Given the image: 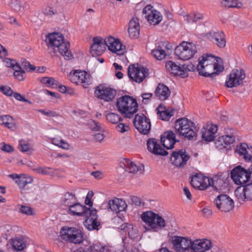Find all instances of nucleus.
Instances as JSON below:
<instances>
[{"instance_id":"f257e3e1","label":"nucleus","mask_w":252,"mask_h":252,"mask_svg":"<svg viewBox=\"0 0 252 252\" xmlns=\"http://www.w3.org/2000/svg\"><path fill=\"white\" fill-rule=\"evenodd\" d=\"M197 70L199 75L209 77L222 71L223 67L221 59L214 56L204 55L199 57Z\"/></svg>"},{"instance_id":"f03ea898","label":"nucleus","mask_w":252,"mask_h":252,"mask_svg":"<svg viewBox=\"0 0 252 252\" xmlns=\"http://www.w3.org/2000/svg\"><path fill=\"white\" fill-rule=\"evenodd\" d=\"M46 42L48 48L51 49L57 56L59 55L65 60H70L72 57L69 49V43L65 40L60 33H51L46 36Z\"/></svg>"},{"instance_id":"7ed1b4c3","label":"nucleus","mask_w":252,"mask_h":252,"mask_svg":"<svg viewBox=\"0 0 252 252\" xmlns=\"http://www.w3.org/2000/svg\"><path fill=\"white\" fill-rule=\"evenodd\" d=\"M116 107L124 117L131 118L138 110L136 99L129 95H125L117 98Z\"/></svg>"},{"instance_id":"20e7f679","label":"nucleus","mask_w":252,"mask_h":252,"mask_svg":"<svg viewBox=\"0 0 252 252\" xmlns=\"http://www.w3.org/2000/svg\"><path fill=\"white\" fill-rule=\"evenodd\" d=\"M141 218L142 221L148 226V227H145L144 232L150 230L154 232H158L166 226L165 220L158 214L152 211L143 212L141 215Z\"/></svg>"},{"instance_id":"39448f33","label":"nucleus","mask_w":252,"mask_h":252,"mask_svg":"<svg viewBox=\"0 0 252 252\" xmlns=\"http://www.w3.org/2000/svg\"><path fill=\"white\" fill-rule=\"evenodd\" d=\"M196 45L192 42L183 41L175 49V55L180 60H189L197 53Z\"/></svg>"},{"instance_id":"423d86ee","label":"nucleus","mask_w":252,"mask_h":252,"mask_svg":"<svg viewBox=\"0 0 252 252\" xmlns=\"http://www.w3.org/2000/svg\"><path fill=\"white\" fill-rule=\"evenodd\" d=\"M220 179L218 178L213 179L198 173L193 176L190 181L192 186L200 190L206 189L209 187H213L218 189V184Z\"/></svg>"},{"instance_id":"0eeeda50","label":"nucleus","mask_w":252,"mask_h":252,"mask_svg":"<svg viewBox=\"0 0 252 252\" xmlns=\"http://www.w3.org/2000/svg\"><path fill=\"white\" fill-rule=\"evenodd\" d=\"M169 241L172 248L177 252H188L190 250L191 239L187 237L168 234Z\"/></svg>"},{"instance_id":"6e6552de","label":"nucleus","mask_w":252,"mask_h":252,"mask_svg":"<svg viewBox=\"0 0 252 252\" xmlns=\"http://www.w3.org/2000/svg\"><path fill=\"white\" fill-rule=\"evenodd\" d=\"M192 127H193V123L186 118L178 119L175 124L176 131L180 135L187 137L189 139L192 138L195 135V132L192 129Z\"/></svg>"},{"instance_id":"1a4fd4ad","label":"nucleus","mask_w":252,"mask_h":252,"mask_svg":"<svg viewBox=\"0 0 252 252\" xmlns=\"http://www.w3.org/2000/svg\"><path fill=\"white\" fill-rule=\"evenodd\" d=\"M60 236L63 240L74 244H80L83 241L81 230L75 227L62 228L60 231Z\"/></svg>"},{"instance_id":"9d476101","label":"nucleus","mask_w":252,"mask_h":252,"mask_svg":"<svg viewBox=\"0 0 252 252\" xmlns=\"http://www.w3.org/2000/svg\"><path fill=\"white\" fill-rule=\"evenodd\" d=\"M245 78L246 74L244 70L233 69L227 77L225 86L227 88H232L243 85Z\"/></svg>"},{"instance_id":"9b49d317","label":"nucleus","mask_w":252,"mask_h":252,"mask_svg":"<svg viewBox=\"0 0 252 252\" xmlns=\"http://www.w3.org/2000/svg\"><path fill=\"white\" fill-rule=\"evenodd\" d=\"M128 75L133 81L140 83L148 75V69L138 64H131L128 68Z\"/></svg>"},{"instance_id":"f8f14e48","label":"nucleus","mask_w":252,"mask_h":252,"mask_svg":"<svg viewBox=\"0 0 252 252\" xmlns=\"http://www.w3.org/2000/svg\"><path fill=\"white\" fill-rule=\"evenodd\" d=\"M230 174L234 183L238 185L246 184L251 178L250 171L240 166H237L233 169Z\"/></svg>"},{"instance_id":"ddd939ff","label":"nucleus","mask_w":252,"mask_h":252,"mask_svg":"<svg viewBox=\"0 0 252 252\" xmlns=\"http://www.w3.org/2000/svg\"><path fill=\"white\" fill-rule=\"evenodd\" d=\"M105 43L108 50L112 53L121 56L126 52V47L116 37L109 36L105 38Z\"/></svg>"},{"instance_id":"4468645a","label":"nucleus","mask_w":252,"mask_h":252,"mask_svg":"<svg viewBox=\"0 0 252 252\" xmlns=\"http://www.w3.org/2000/svg\"><path fill=\"white\" fill-rule=\"evenodd\" d=\"M69 80L76 85H81L86 88L89 85V75L84 71L74 70L68 75Z\"/></svg>"},{"instance_id":"2eb2a0df","label":"nucleus","mask_w":252,"mask_h":252,"mask_svg":"<svg viewBox=\"0 0 252 252\" xmlns=\"http://www.w3.org/2000/svg\"><path fill=\"white\" fill-rule=\"evenodd\" d=\"M236 137V131L232 128H227L225 129V135L219 137L215 142L216 146L219 149H223L233 143Z\"/></svg>"},{"instance_id":"dca6fc26","label":"nucleus","mask_w":252,"mask_h":252,"mask_svg":"<svg viewBox=\"0 0 252 252\" xmlns=\"http://www.w3.org/2000/svg\"><path fill=\"white\" fill-rule=\"evenodd\" d=\"M143 13L148 22L153 25L158 24L163 19V16L160 12L151 5H147L143 9Z\"/></svg>"},{"instance_id":"f3484780","label":"nucleus","mask_w":252,"mask_h":252,"mask_svg":"<svg viewBox=\"0 0 252 252\" xmlns=\"http://www.w3.org/2000/svg\"><path fill=\"white\" fill-rule=\"evenodd\" d=\"M133 123L135 128L142 134H147L151 129L150 120L143 114H136Z\"/></svg>"},{"instance_id":"a211bd4d","label":"nucleus","mask_w":252,"mask_h":252,"mask_svg":"<svg viewBox=\"0 0 252 252\" xmlns=\"http://www.w3.org/2000/svg\"><path fill=\"white\" fill-rule=\"evenodd\" d=\"M215 203L218 209L223 212H229L234 207L233 200L226 194L218 195L215 199Z\"/></svg>"},{"instance_id":"6ab92c4d","label":"nucleus","mask_w":252,"mask_h":252,"mask_svg":"<svg viewBox=\"0 0 252 252\" xmlns=\"http://www.w3.org/2000/svg\"><path fill=\"white\" fill-rule=\"evenodd\" d=\"M235 195L238 201L242 203L252 200V183L238 187L235 190Z\"/></svg>"},{"instance_id":"aec40b11","label":"nucleus","mask_w":252,"mask_h":252,"mask_svg":"<svg viewBox=\"0 0 252 252\" xmlns=\"http://www.w3.org/2000/svg\"><path fill=\"white\" fill-rule=\"evenodd\" d=\"M96 96L105 101L112 100L116 96V91L114 89L104 85H99L95 91Z\"/></svg>"},{"instance_id":"412c9836","label":"nucleus","mask_w":252,"mask_h":252,"mask_svg":"<svg viewBox=\"0 0 252 252\" xmlns=\"http://www.w3.org/2000/svg\"><path fill=\"white\" fill-rule=\"evenodd\" d=\"M218 127L216 125L207 123L201 129L202 138L207 142L214 141L216 137Z\"/></svg>"},{"instance_id":"4be33fe9","label":"nucleus","mask_w":252,"mask_h":252,"mask_svg":"<svg viewBox=\"0 0 252 252\" xmlns=\"http://www.w3.org/2000/svg\"><path fill=\"white\" fill-rule=\"evenodd\" d=\"M93 44L90 47V53L93 56H98L103 54L106 49L105 38L95 37L93 39Z\"/></svg>"},{"instance_id":"5701e85b","label":"nucleus","mask_w":252,"mask_h":252,"mask_svg":"<svg viewBox=\"0 0 252 252\" xmlns=\"http://www.w3.org/2000/svg\"><path fill=\"white\" fill-rule=\"evenodd\" d=\"M190 250L193 252H205L212 247L210 240L207 239L191 240Z\"/></svg>"},{"instance_id":"b1692460","label":"nucleus","mask_w":252,"mask_h":252,"mask_svg":"<svg viewBox=\"0 0 252 252\" xmlns=\"http://www.w3.org/2000/svg\"><path fill=\"white\" fill-rule=\"evenodd\" d=\"M86 219L84 221L85 226L89 230L98 229L100 223L97 221V215L95 209L90 210L87 216H85Z\"/></svg>"},{"instance_id":"393cba45","label":"nucleus","mask_w":252,"mask_h":252,"mask_svg":"<svg viewBox=\"0 0 252 252\" xmlns=\"http://www.w3.org/2000/svg\"><path fill=\"white\" fill-rule=\"evenodd\" d=\"M189 158V154L182 150L178 152H173L170 157L172 163L177 167H181L186 164Z\"/></svg>"},{"instance_id":"a878e982","label":"nucleus","mask_w":252,"mask_h":252,"mask_svg":"<svg viewBox=\"0 0 252 252\" xmlns=\"http://www.w3.org/2000/svg\"><path fill=\"white\" fill-rule=\"evenodd\" d=\"M147 145L149 151L154 155L165 156L168 154L166 151L161 147L156 139H148L147 142Z\"/></svg>"},{"instance_id":"bb28decb","label":"nucleus","mask_w":252,"mask_h":252,"mask_svg":"<svg viewBox=\"0 0 252 252\" xmlns=\"http://www.w3.org/2000/svg\"><path fill=\"white\" fill-rule=\"evenodd\" d=\"M177 141L175 134L172 131L164 132L160 137L161 143L167 150L173 149Z\"/></svg>"},{"instance_id":"cd10ccee","label":"nucleus","mask_w":252,"mask_h":252,"mask_svg":"<svg viewBox=\"0 0 252 252\" xmlns=\"http://www.w3.org/2000/svg\"><path fill=\"white\" fill-rule=\"evenodd\" d=\"M109 209L116 213L126 211L127 205L125 201L121 198H114L108 202Z\"/></svg>"},{"instance_id":"c85d7f7f","label":"nucleus","mask_w":252,"mask_h":252,"mask_svg":"<svg viewBox=\"0 0 252 252\" xmlns=\"http://www.w3.org/2000/svg\"><path fill=\"white\" fill-rule=\"evenodd\" d=\"M168 72L174 76H179L181 78L187 77L186 71L182 70V66L178 65L172 61H168L165 64Z\"/></svg>"},{"instance_id":"c756f323","label":"nucleus","mask_w":252,"mask_h":252,"mask_svg":"<svg viewBox=\"0 0 252 252\" xmlns=\"http://www.w3.org/2000/svg\"><path fill=\"white\" fill-rule=\"evenodd\" d=\"M209 40L214 44L220 48L226 45L225 35L222 32H211L209 35Z\"/></svg>"},{"instance_id":"7c9ffc66","label":"nucleus","mask_w":252,"mask_h":252,"mask_svg":"<svg viewBox=\"0 0 252 252\" xmlns=\"http://www.w3.org/2000/svg\"><path fill=\"white\" fill-rule=\"evenodd\" d=\"M140 25L139 19L137 17H133L129 22L128 32L131 38H137L139 35Z\"/></svg>"},{"instance_id":"2f4dec72","label":"nucleus","mask_w":252,"mask_h":252,"mask_svg":"<svg viewBox=\"0 0 252 252\" xmlns=\"http://www.w3.org/2000/svg\"><path fill=\"white\" fill-rule=\"evenodd\" d=\"M235 152L239 156L243 157L247 161L252 158V147H249L246 143H242L236 147Z\"/></svg>"},{"instance_id":"473e14b6","label":"nucleus","mask_w":252,"mask_h":252,"mask_svg":"<svg viewBox=\"0 0 252 252\" xmlns=\"http://www.w3.org/2000/svg\"><path fill=\"white\" fill-rule=\"evenodd\" d=\"M124 164L126 166V170L130 173L141 174L144 171V166L142 164L137 165L128 159H125Z\"/></svg>"},{"instance_id":"72a5a7b5","label":"nucleus","mask_w":252,"mask_h":252,"mask_svg":"<svg viewBox=\"0 0 252 252\" xmlns=\"http://www.w3.org/2000/svg\"><path fill=\"white\" fill-rule=\"evenodd\" d=\"M16 184L22 191L28 190L29 189V185L33 182L32 177L26 174H21L19 179L17 180Z\"/></svg>"},{"instance_id":"f704fd0d","label":"nucleus","mask_w":252,"mask_h":252,"mask_svg":"<svg viewBox=\"0 0 252 252\" xmlns=\"http://www.w3.org/2000/svg\"><path fill=\"white\" fill-rule=\"evenodd\" d=\"M155 94L159 99L165 100L170 96L171 92L167 86L163 84H159L155 90Z\"/></svg>"},{"instance_id":"c9c22d12","label":"nucleus","mask_w":252,"mask_h":252,"mask_svg":"<svg viewBox=\"0 0 252 252\" xmlns=\"http://www.w3.org/2000/svg\"><path fill=\"white\" fill-rule=\"evenodd\" d=\"M91 209L87 208L85 206H82L79 203H75L70 206L69 207V211L72 215H76L78 216H87L88 213Z\"/></svg>"},{"instance_id":"e433bc0d","label":"nucleus","mask_w":252,"mask_h":252,"mask_svg":"<svg viewBox=\"0 0 252 252\" xmlns=\"http://www.w3.org/2000/svg\"><path fill=\"white\" fill-rule=\"evenodd\" d=\"M165 49H168L166 44L164 42L160 43L156 49L152 50V54L158 60L164 59L168 54Z\"/></svg>"},{"instance_id":"4c0bfd02","label":"nucleus","mask_w":252,"mask_h":252,"mask_svg":"<svg viewBox=\"0 0 252 252\" xmlns=\"http://www.w3.org/2000/svg\"><path fill=\"white\" fill-rule=\"evenodd\" d=\"M76 197L75 194L69 192H66L62 197L60 201V204L62 206H71L72 204L76 201Z\"/></svg>"},{"instance_id":"58836bf2","label":"nucleus","mask_w":252,"mask_h":252,"mask_svg":"<svg viewBox=\"0 0 252 252\" xmlns=\"http://www.w3.org/2000/svg\"><path fill=\"white\" fill-rule=\"evenodd\" d=\"M10 244L13 249L18 251L23 250L27 246L26 241L23 237L11 239Z\"/></svg>"},{"instance_id":"ea45409f","label":"nucleus","mask_w":252,"mask_h":252,"mask_svg":"<svg viewBox=\"0 0 252 252\" xmlns=\"http://www.w3.org/2000/svg\"><path fill=\"white\" fill-rule=\"evenodd\" d=\"M221 5L225 8H241L243 6L242 3L238 0H222Z\"/></svg>"},{"instance_id":"a19ab883","label":"nucleus","mask_w":252,"mask_h":252,"mask_svg":"<svg viewBox=\"0 0 252 252\" xmlns=\"http://www.w3.org/2000/svg\"><path fill=\"white\" fill-rule=\"evenodd\" d=\"M18 149L22 152L32 153L33 149L32 145L28 141L21 139L19 141Z\"/></svg>"},{"instance_id":"79ce46f5","label":"nucleus","mask_w":252,"mask_h":252,"mask_svg":"<svg viewBox=\"0 0 252 252\" xmlns=\"http://www.w3.org/2000/svg\"><path fill=\"white\" fill-rule=\"evenodd\" d=\"M0 120L2 122V124L9 129H13L15 128V124L13 120L10 116H0Z\"/></svg>"},{"instance_id":"37998d69","label":"nucleus","mask_w":252,"mask_h":252,"mask_svg":"<svg viewBox=\"0 0 252 252\" xmlns=\"http://www.w3.org/2000/svg\"><path fill=\"white\" fill-rule=\"evenodd\" d=\"M51 142L53 144L64 150H67L70 148V145L62 139L53 138L51 139Z\"/></svg>"},{"instance_id":"c03bdc74","label":"nucleus","mask_w":252,"mask_h":252,"mask_svg":"<svg viewBox=\"0 0 252 252\" xmlns=\"http://www.w3.org/2000/svg\"><path fill=\"white\" fill-rule=\"evenodd\" d=\"M14 76L19 81H23L26 78L25 71L22 68L20 64L16 65L13 69Z\"/></svg>"},{"instance_id":"a18cd8bd","label":"nucleus","mask_w":252,"mask_h":252,"mask_svg":"<svg viewBox=\"0 0 252 252\" xmlns=\"http://www.w3.org/2000/svg\"><path fill=\"white\" fill-rule=\"evenodd\" d=\"M158 114L159 115L160 118L162 120L168 121L169 118L172 116L170 112H168L165 110L164 107L160 105L157 108Z\"/></svg>"},{"instance_id":"49530a36","label":"nucleus","mask_w":252,"mask_h":252,"mask_svg":"<svg viewBox=\"0 0 252 252\" xmlns=\"http://www.w3.org/2000/svg\"><path fill=\"white\" fill-rule=\"evenodd\" d=\"M33 170L37 173L43 175H48L52 176L56 175L55 170L49 167H38L33 169Z\"/></svg>"},{"instance_id":"de8ad7c7","label":"nucleus","mask_w":252,"mask_h":252,"mask_svg":"<svg viewBox=\"0 0 252 252\" xmlns=\"http://www.w3.org/2000/svg\"><path fill=\"white\" fill-rule=\"evenodd\" d=\"M106 119L109 122L113 124H117L122 121L121 117L119 115L115 113H110L107 114Z\"/></svg>"},{"instance_id":"09e8293b","label":"nucleus","mask_w":252,"mask_h":252,"mask_svg":"<svg viewBox=\"0 0 252 252\" xmlns=\"http://www.w3.org/2000/svg\"><path fill=\"white\" fill-rule=\"evenodd\" d=\"M39 81L43 84H45L47 87H50L54 85L57 84V81L53 78L50 77H44L40 78Z\"/></svg>"},{"instance_id":"8fccbe9b","label":"nucleus","mask_w":252,"mask_h":252,"mask_svg":"<svg viewBox=\"0 0 252 252\" xmlns=\"http://www.w3.org/2000/svg\"><path fill=\"white\" fill-rule=\"evenodd\" d=\"M186 17L188 18L187 20L189 22L190 21L196 22L198 20H201L203 18V15L202 13L198 12H193L190 15H187Z\"/></svg>"},{"instance_id":"3c124183","label":"nucleus","mask_w":252,"mask_h":252,"mask_svg":"<svg viewBox=\"0 0 252 252\" xmlns=\"http://www.w3.org/2000/svg\"><path fill=\"white\" fill-rule=\"evenodd\" d=\"M20 212L25 215L28 216H32L34 215L33 209L29 206L20 205L19 206Z\"/></svg>"},{"instance_id":"603ef678","label":"nucleus","mask_w":252,"mask_h":252,"mask_svg":"<svg viewBox=\"0 0 252 252\" xmlns=\"http://www.w3.org/2000/svg\"><path fill=\"white\" fill-rule=\"evenodd\" d=\"M0 91L4 94L8 96H12L13 94V91L11 88L7 86H0Z\"/></svg>"},{"instance_id":"864d4df0","label":"nucleus","mask_w":252,"mask_h":252,"mask_svg":"<svg viewBox=\"0 0 252 252\" xmlns=\"http://www.w3.org/2000/svg\"><path fill=\"white\" fill-rule=\"evenodd\" d=\"M0 149L6 153H11L14 151V148L12 146L4 142L0 144Z\"/></svg>"},{"instance_id":"5fc2aeb1","label":"nucleus","mask_w":252,"mask_h":252,"mask_svg":"<svg viewBox=\"0 0 252 252\" xmlns=\"http://www.w3.org/2000/svg\"><path fill=\"white\" fill-rule=\"evenodd\" d=\"M3 61L7 67L12 68L13 69L15 68L16 65L19 64L15 60L9 58H5Z\"/></svg>"},{"instance_id":"6e6d98bb","label":"nucleus","mask_w":252,"mask_h":252,"mask_svg":"<svg viewBox=\"0 0 252 252\" xmlns=\"http://www.w3.org/2000/svg\"><path fill=\"white\" fill-rule=\"evenodd\" d=\"M13 6L14 8L18 11H23L24 10L25 6L24 4H23L21 1L15 0L13 3Z\"/></svg>"},{"instance_id":"4d7b16f0","label":"nucleus","mask_w":252,"mask_h":252,"mask_svg":"<svg viewBox=\"0 0 252 252\" xmlns=\"http://www.w3.org/2000/svg\"><path fill=\"white\" fill-rule=\"evenodd\" d=\"M182 70L186 71L187 77L188 76V71H193L195 68V66L191 63L182 65Z\"/></svg>"},{"instance_id":"13d9d810","label":"nucleus","mask_w":252,"mask_h":252,"mask_svg":"<svg viewBox=\"0 0 252 252\" xmlns=\"http://www.w3.org/2000/svg\"><path fill=\"white\" fill-rule=\"evenodd\" d=\"M12 95L16 99H17L18 101L28 102L30 104L32 103L28 99H26L23 95H21V94L18 93H15L13 92Z\"/></svg>"},{"instance_id":"bf43d9fd","label":"nucleus","mask_w":252,"mask_h":252,"mask_svg":"<svg viewBox=\"0 0 252 252\" xmlns=\"http://www.w3.org/2000/svg\"><path fill=\"white\" fill-rule=\"evenodd\" d=\"M90 127L94 131H99L101 129V126L98 122L93 121L90 124Z\"/></svg>"},{"instance_id":"052dcab7","label":"nucleus","mask_w":252,"mask_h":252,"mask_svg":"<svg viewBox=\"0 0 252 252\" xmlns=\"http://www.w3.org/2000/svg\"><path fill=\"white\" fill-rule=\"evenodd\" d=\"M117 128L118 129V130L121 133L127 131L129 129L128 126L124 125L123 123L119 124L117 126Z\"/></svg>"},{"instance_id":"680f3d73","label":"nucleus","mask_w":252,"mask_h":252,"mask_svg":"<svg viewBox=\"0 0 252 252\" xmlns=\"http://www.w3.org/2000/svg\"><path fill=\"white\" fill-rule=\"evenodd\" d=\"M104 138V135L102 133H97L94 135V139L95 142H101Z\"/></svg>"},{"instance_id":"e2e57ef3","label":"nucleus","mask_w":252,"mask_h":252,"mask_svg":"<svg viewBox=\"0 0 252 252\" xmlns=\"http://www.w3.org/2000/svg\"><path fill=\"white\" fill-rule=\"evenodd\" d=\"M8 55V52L5 48L3 46L0 45V57L5 58Z\"/></svg>"},{"instance_id":"0e129e2a","label":"nucleus","mask_w":252,"mask_h":252,"mask_svg":"<svg viewBox=\"0 0 252 252\" xmlns=\"http://www.w3.org/2000/svg\"><path fill=\"white\" fill-rule=\"evenodd\" d=\"M132 204L136 206H139L141 204V200L137 196H132L131 198Z\"/></svg>"},{"instance_id":"69168bd1","label":"nucleus","mask_w":252,"mask_h":252,"mask_svg":"<svg viewBox=\"0 0 252 252\" xmlns=\"http://www.w3.org/2000/svg\"><path fill=\"white\" fill-rule=\"evenodd\" d=\"M153 94L152 93H144L141 95L143 98V102H145V100H147L152 97Z\"/></svg>"},{"instance_id":"338daca9","label":"nucleus","mask_w":252,"mask_h":252,"mask_svg":"<svg viewBox=\"0 0 252 252\" xmlns=\"http://www.w3.org/2000/svg\"><path fill=\"white\" fill-rule=\"evenodd\" d=\"M25 67L27 69H29V71H34L35 69V67L33 65L30 64L29 62H26L24 64Z\"/></svg>"},{"instance_id":"774afa93","label":"nucleus","mask_w":252,"mask_h":252,"mask_svg":"<svg viewBox=\"0 0 252 252\" xmlns=\"http://www.w3.org/2000/svg\"><path fill=\"white\" fill-rule=\"evenodd\" d=\"M184 194L186 197L189 200L191 199V195L190 192L188 188L185 187L184 188Z\"/></svg>"}]
</instances>
